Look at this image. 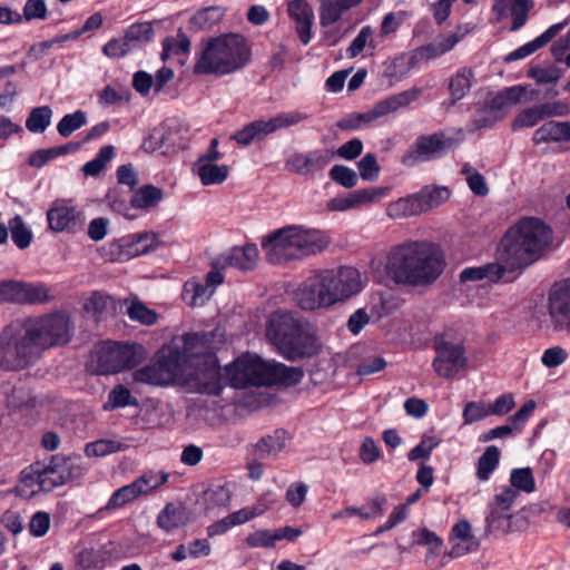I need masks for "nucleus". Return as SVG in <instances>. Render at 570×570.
<instances>
[{
	"mask_svg": "<svg viewBox=\"0 0 570 570\" xmlns=\"http://www.w3.org/2000/svg\"><path fill=\"white\" fill-rule=\"evenodd\" d=\"M445 263L440 250L428 242H406L393 247L386 271L396 284L428 286L443 273Z\"/></svg>",
	"mask_w": 570,
	"mask_h": 570,
	"instance_id": "f257e3e1",
	"label": "nucleus"
},
{
	"mask_svg": "<svg viewBox=\"0 0 570 570\" xmlns=\"http://www.w3.org/2000/svg\"><path fill=\"white\" fill-rule=\"evenodd\" d=\"M552 229L539 218L524 217L511 226L500 243L499 262L508 272L523 271L550 248Z\"/></svg>",
	"mask_w": 570,
	"mask_h": 570,
	"instance_id": "f03ea898",
	"label": "nucleus"
},
{
	"mask_svg": "<svg viewBox=\"0 0 570 570\" xmlns=\"http://www.w3.org/2000/svg\"><path fill=\"white\" fill-rule=\"evenodd\" d=\"M363 288L362 275L355 267L341 266L321 271L304 281L296 291L301 308L314 311L343 302Z\"/></svg>",
	"mask_w": 570,
	"mask_h": 570,
	"instance_id": "7ed1b4c3",
	"label": "nucleus"
},
{
	"mask_svg": "<svg viewBox=\"0 0 570 570\" xmlns=\"http://www.w3.org/2000/svg\"><path fill=\"white\" fill-rule=\"evenodd\" d=\"M327 235L304 225H286L266 235L262 242L266 259L274 265L299 261L324 250Z\"/></svg>",
	"mask_w": 570,
	"mask_h": 570,
	"instance_id": "20e7f679",
	"label": "nucleus"
},
{
	"mask_svg": "<svg viewBox=\"0 0 570 570\" xmlns=\"http://www.w3.org/2000/svg\"><path fill=\"white\" fill-rule=\"evenodd\" d=\"M266 337L289 361L312 357L321 351L313 326L286 312H275L269 316Z\"/></svg>",
	"mask_w": 570,
	"mask_h": 570,
	"instance_id": "39448f33",
	"label": "nucleus"
},
{
	"mask_svg": "<svg viewBox=\"0 0 570 570\" xmlns=\"http://www.w3.org/2000/svg\"><path fill=\"white\" fill-rule=\"evenodd\" d=\"M250 60L245 38L237 33L223 35L204 42L194 72L225 76L244 68Z\"/></svg>",
	"mask_w": 570,
	"mask_h": 570,
	"instance_id": "423d86ee",
	"label": "nucleus"
},
{
	"mask_svg": "<svg viewBox=\"0 0 570 570\" xmlns=\"http://www.w3.org/2000/svg\"><path fill=\"white\" fill-rule=\"evenodd\" d=\"M82 472L72 460L51 458L49 462H35L21 472L17 491L23 498H31L40 492H49L69 479L79 478Z\"/></svg>",
	"mask_w": 570,
	"mask_h": 570,
	"instance_id": "0eeeda50",
	"label": "nucleus"
},
{
	"mask_svg": "<svg viewBox=\"0 0 570 570\" xmlns=\"http://www.w3.org/2000/svg\"><path fill=\"white\" fill-rule=\"evenodd\" d=\"M41 356L22 318L7 325L0 333V367L20 371L35 364Z\"/></svg>",
	"mask_w": 570,
	"mask_h": 570,
	"instance_id": "6e6552de",
	"label": "nucleus"
},
{
	"mask_svg": "<svg viewBox=\"0 0 570 570\" xmlns=\"http://www.w3.org/2000/svg\"><path fill=\"white\" fill-rule=\"evenodd\" d=\"M40 353L69 343L75 327L66 312L49 313L41 316L22 318Z\"/></svg>",
	"mask_w": 570,
	"mask_h": 570,
	"instance_id": "1a4fd4ad",
	"label": "nucleus"
},
{
	"mask_svg": "<svg viewBox=\"0 0 570 570\" xmlns=\"http://www.w3.org/2000/svg\"><path fill=\"white\" fill-rule=\"evenodd\" d=\"M177 357L176 345L163 346L153 362L132 372L134 382L151 386L181 385L185 376L181 374L183 364Z\"/></svg>",
	"mask_w": 570,
	"mask_h": 570,
	"instance_id": "9d476101",
	"label": "nucleus"
},
{
	"mask_svg": "<svg viewBox=\"0 0 570 570\" xmlns=\"http://www.w3.org/2000/svg\"><path fill=\"white\" fill-rule=\"evenodd\" d=\"M271 364L258 355L245 354L225 367V376L236 389L271 385Z\"/></svg>",
	"mask_w": 570,
	"mask_h": 570,
	"instance_id": "9b49d317",
	"label": "nucleus"
},
{
	"mask_svg": "<svg viewBox=\"0 0 570 570\" xmlns=\"http://www.w3.org/2000/svg\"><path fill=\"white\" fill-rule=\"evenodd\" d=\"M464 139L462 129H456L455 137L436 132L420 136L402 157V164L407 167L435 158L458 146Z\"/></svg>",
	"mask_w": 570,
	"mask_h": 570,
	"instance_id": "f8f14e48",
	"label": "nucleus"
},
{
	"mask_svg": "<svg viewBox=\"0 0 570 570\" xmlns=\"http://www.w3.org/2000/svg\"><path fill=\"white\" fill-rule=\"evenodd\" d=\"M144 358V348L137 344L108 343L96 351L98 374L118 373L131 368Z\"/></svg>",
	"mask_w": 570,
	"mask_h": 570,
	"instance_id": "ddd939ff",
	"label": "nucleus"
},
{
	"mask_svg": "<svg viewBox=\"0 0 570 570\" xmlns=\"http://www.w3.org/2000/svg\"><path fill=\"white\" fill-rule=\"evenodd\" d=\"M216 332L185 334L179 338L171 341L168 345L178 347L177 361L183 365L200 366L208 358H214L218 348L215 340Z\"/></svg>",
	"mask_w": 570,
	"mask_h": 570,
	"instance_id": "4468645a",
	"label": "nucleus"
},
{
	"mask_svg": "<svg viewBox=\"0 0 570 570\" xmlns=\"http://www.w3.org/2000/svg\"><path fill=\"white\" fill-rule=\"evenodd\" d=\"M308 118L303 111L282 112L268 120H255L233 135L239 145L248 146L253 141L262 140L268 135L284 128L295 126Z\"/></svg>",
	"mask_w": 570,
	"mask_h": 570,
	"instance_id": "2eb2a0df",
	"label": "nucleus"
},
{
	"mask_svg": "<svg viewBox=\"0 0 570 570\" xmlns=\"http://www.w3.org/2000/svg\"><path fill=\"white\" fill-rule=\"evenodd\" d=\"M436 356L432 366L435 373L444 379H451L465 368L468 358L461 341L449 340L446 335L434 341Z\"/></svg>",
	"mask_w": 570,
	"mask_h": 570,
	"instance_id": "dca6fc26",
	"label": "nucleus"
},
{
	"mask_svg": "<svg viewBox=\"0 0 570 570\" xmlns=\"http://www.w3.org/2000/svg\"><path fill=\"white\" fill-rule=\"evenodd\" d=\"M185 380H181V386L199 393L218 395L224 387L223 375L220 373L217 358H208L200 366L183 365L181 370Z\"/></svg>",
	"mask_w": 570,
	"mask_h": 570,
	"instance_id": "f3484780",
	"label": "nucleus"
},
{
	"mask_svg": "<svg viewBox=\"0 0 570 570\" xmlns=\"http://www.w3.org/2000/svg\"><path fill=\"white\" fill-rule=\"evenodd\" d=\"M168 474L148 471L134 480L130 484L116 490L106 504V510H116L146 495L167 482Z\"/></svg>",
	"mask_w": 570,
	"mask_h": 570,
	"instance_id": "a211bd4d",
	"label": "nucleus"
},
{
	"mask_svg": "<svg viewBox=\"0 0 570 570\" xmlns=\"http://www.w3.org/2000/svg\"><path fill=\"white\" fill-rule=\"evenodd\" d=\"M49 289L43 284L18 279L0 281V302L18 305L42 304L50 301Z\"/></svg>",
	"mask_w": 570,
	"mask_h": 570,
	"instance_id": "6ab92c4d",
	"label": "nucleus"
},
{
	"mask_svg": "<svg viewBox=\"0 0 570 570\" xmlns=\"http://www.w3.org/2000/svg\"><path fill=\"white\" fill-rule=\"evenodd\" d=\"M49 229L55 233H78L85 226V214L71 199H56L47 212Z\"/></svg>",
	"mask_w": 570,
	"mask_h": 570,
	"instance_id": "aec40b11",
	"label": "nucleus"
},
{
	"mask_svg": "<svg viewBox=\"0 0 570 570\" xmlns=\"http://www.w3.org/2000/svg\"><path fill=\"white\" fill-rule=\"evenodd\" d=\"M517 498L518 492L512 488H503L493 495L487 507L485 523L489 531L507 532L509 530V521L512 517L510 511Z\"/></svg>",
	"mask_w": 570,
	"mask_h": 570,
	"instance_id": "412c9836",
	"label": "nucleus"
},
{
	"mask_svg": "<svg viewBox=\"0 0 570 570\" xmlns=\"http://www.w3.org/2000/svg\"><path fill=\"white\" fill-rule=\"evenodd\" d=\"M333 158V150L314 149L291 156L286 161V168L297 175L308 176L322 171Z\"/></svg>",
	"mask_w": 570,
	"mask_h": 570,
	"instance_id": "4be33fe9",
	"label": "nucleus"
},
{
	"mask_svg": "<svg viewBox=\"0 0 570 570\" xmlns=\"http://www.w3.org/2000/svg\"><path fill=\"white\" fill-rule=\"evenodd\" d=\"M258 255V248L254 244H246L242 247L235 246L216 256L212 262V266L215 268L234 267L248 272L255 268Z\"/></svg>",
	"mask_w": 570,
	"mask_h": 570,
	"instance_id": "5701e85b",
	"label": "nucleus"
},
{
	"mask_svg": "<svg viewBox=\"0 0 570 570\" xmlns=\"http://www.w3.org/2000/svg\"><path fill=\"white\" fill-rule=\"evenodd\" d=\"M549 316L556 332L570 333V285H561L551 291Z\"/></svg>",
	"mask_w": 570,
	"mask_h": 570,
	"instance_id": "b1692460",
	"label": "nucleus"
},
{
	"mask_svg": "<svg viewBox=\"0 0 570 570\" xmlns=\"http://www.w3.org/2000/svg\"><path fill=\"white\" fill-rule=\"evenodd\" d=\"M386 188L370 187L355 190L344 196H336L327 202V209L331 212H344L352 208H358L365 204H371L384 197Z\"/></svg>",
	"mask_w": 570,
	"mask_h": 570,
	"instance_id": "393cba45",
	"label": "nucleus"
},
{
	"mask_svg": "<svg viewBox=\"0 0 570 570\" xmlns=\"http://www.w3.org/2000/svg\"><path fill=\"white\" fill-rule=\"evenodd\" d=\"M291 19L295 22L296 32L304 45L311 41V29L314 11L305 0H293L287 6Z\"/></svg>",
	"mask_w": 570,
	"mask_h": 570,
	"instance_id": "a878e982",
	"label": "nucleus"
},
{
	"mask_svg": "<svg viewBox=\"0 0 570 570\" xmlns=\"http://www.w3.org/2000/svg\"><path fill=\"white\" fill-rule=\"evenodd\" d=\"M570 23V17L566 18L563 21L554 23L550 26L543 33L537 37L534 40L521 46L517 50L510 52L505 57V61L511 62L519 59H523L537 50L546 47L550 41H552Z\"/></svg>",
	"mask_w": 570,
	"mask_h": 570,
	"instance_id": "bb28decb",
	"label": "nucleus"
},
{
	"mask_svg": "<svg viewBox=\"0 0 570 570\" xmlns=\"http://www.w3.org/2000/svg\"><path fill=\"white\" fill-rule=\"evenodd\" d=\"M267 509L268 507L266 504H257L250 508L240 509L209 527V534L223 533L234 525L245 523L250 519L263 514Z\"/></svg>",
	"mask_w": 570,
	"mask_h": 570,
	"instance_id": "cd10ccee",
	"label": "nucleus"
},
{
	"mask_svg": "<svg viewBox=\"0 0 570 570\" xmlns=\"http://www.w3.org/2000/svg\"><path fill=\"white\" fill-rule=\"evenodd\" d=\"M473 79V71L470 68L463 67L451 77L449 82L450 99L443 102L446 110L452 108L459 100L464 98L471 89Z\"/></svg>",
	"mask_w": 570,
	"mask_h": 570,
	"instance_id": "c85d7f7f",
	"label": "nucleus"
},
{
	"mask_svg": "<svg viewBox=\"0 0 570 570\" xmlns=\"http://www.w3.org/2000/svg\"><path fill=\"white\" fill-rule=\"evenodd\" d=\"M532 139L537 145L549 140L570 141V122L547 121L534 131Z\"/></svg>",
	"mask_w": 570,
	"mask_h": 570,
	"instance_id": "c756f323",
	"label": "nucleus"
},
{
	"mask_svg": "<svg viewBox=\"0 0 570 570\" xmlns=\"http://www.w3.org/2000/svg\"><path fill=\"white\" fill-rule=\"evenodd\" d=\"M421 94L422 89L414 87L376 102L375 107L380 117H383L397 111L400 108L407 107L412 101L416 100Z\"/></svg>",
	"mask_w": 570,
	"mask_h": 570,
	"instance_id": "7c9ffc66",
	"label": "nucleus"
},
{
	"mask_svg": "<svg viewBox=\"0 0 570 570\" xmlns=\"http://www.w3.org/2000/svg\"><path fill=\"white\" fill-rule=\"evenodd\" d=\"M189 515L185 507L180 504H167L157 517V524L165 531L174 530L188 522Z\"/></svg>",
	"mask_w": 570,
	"mask_h": 570,
	"instance_id": "2f4dec72",
	"label": "nucleus"
},
{
	"mask_svg": "<svg viewBox=\"0 0 570 570\" xmlns=\"http://www.w3.org/2000/svg\"><path fill=\"white\" fill-rule=\"evenodd\" d=\"M362 0H321L320 19L322 26L336 22L344 11L357 6Z\"/></svg>",
	"mask_w": 570,
	"mask_h": 570,
	"instance_id": "473e14b6",
	"label": "nucleus"
},
{
	"mask_svg": "<svg viewBox=\"0 0 570 570\" xmlns=\"http://www.w3.org/2000/svg\"><path fill=\"white\" fill-rule=\"evenodd\" d=\"M508 272V268L501 262L499 264H487L480 267H469L464 268L460 273V279L462 282L466 281H480L483 278H488L492 282L501 279L504 274Z\"/></svg>",
	"mask_w": 570,
	"mask_h": 570,
	"instance_id": "72a5a7b5",
	"label": "nucleus"
},
{
	"mask_svg": "<svg viewBox=\"0 0 570 570\" xmlns=\"http://www.w3.org/2000/svg\"><path fill=\"white\" fill-rule=\"evenodd\" d=\"M194 171L199 177L204 186L220 185L229 176V167L227 165L217 164H195Z\"/></svg>",
	"mask_w": 570,
	"mask_h": 570,
	"instance_id": "f704fd0d",
	"label": "nucleus"
},
{
	"mask_svg": "<svg viewBox=\"0 0 570 570\" xmlns=\"http://www.w3.org/2000/svg\"><path fill=\"white\" fill-rule=\"evenodd\" d=\"M176 125L164 124L158 128H154L149 136L142 142V149L147 153H154L164 145L176 146L179 145L171 136V131Z\"/></svg>",
	"mask_w": 570,
	"mask_h": 570,
	"instance_id": "c9c22d12",
	"label": "nucleus"
},
{
	"mask_svg": "<svg viewBox=\"0 0 570 570\" xmlns=\"http://www.w3.org/2000/svg\"><path fill=\"white\" fill-rule=\"evenodd\" d=\"M287 439L286 431L276 430L273 434L261 438L255 449L261 458L277 456L285 449Z\"/></svg>",
	"mask_w": 570,
	"mask_h": 570,
	"instance_id": "e433bc0d",
	"label": "nucleus"
},
{
	"mask_svg": "<svg viewBox=\"0 0 570 570\" xmlns=\"http://www.w3.org/2000/svg\"><path fill=\"white\" fill-rule=\"evenodd\" d=\"M304 371L298 366H287L282 363L272 362L271 364V385L284 384L295 385L301 382Z\"/></svg>",
	"mask_w": 570,
	"mask_h": 570,
	"instance_id": "4c0bfd02",
	"label": "nucleus"
},
{
	"mask_svg": "<svg viewBox=\"0 0 570 570\" xmlns=\"http://www.w3.org/2000/svg\"><path fill=\"white\" fill-rule=\"evenodd\" d=\"M525 88L513 86L498 92L488 104L487 108L491 111H503L520 102Z\"/></svg>",
	"mask_w": 570,
	"mask_h": 570,
	"instance_id": "58836bf2",
	"label": "nucleus"
},
{
	"mask_svg": "<svg viewBox=\"0 0 570 570\" xmlns=\"http://www.w3.org/2000/svg\"><path fill=\"white\" fill-rule=\"evenodd\" d=\"M420 212H426L440 206L450 197V190L446 187H425L415 194Z\"/></svg>",
	"mask_w": 570,
	"mask_h": 570,
	"instance_id": "ea45409f",
	"label": "nucleus"
},
{
	"mask_svg": "<svg viewBox=\"0 0 570 570\" xmlns=\"http://www.w3.org/2000/svg\"><path fill=\"white\" fill-rule=\"evenodd\" d=\"M163 190L153 185L138 188L131 196L130 204L134 208L149 209L158 205L163 199Z\"/></svg>",
	"mask_w": 570,
	"mask_h": 570,
	"instance_id": "a19ab883",
	"label": "nucleus"
},
{
	"mask_svg": "<svg viewBox=\"0 0 570 570\" xmlns=\"http://www.w3.org/2000/svg\"><path fill=\"white\" fill-rule=\"evenodd\" d=\"M500 461V451L495 445H490L478 460L476 478L480 481L489 480Z\"/></svg>",
	"mask_w": 570,
	"mask_h": 570,
	"instance_id": "79ce46f5",
	"label": "nucleus"
},
{
	"mask_svg": "<svg viewBox=\"0 0 570 570\" xmlns=\"http://www.w3.org/2000/svg\"><path fill=\"white\" fill-rule=\"evenodd\" d=\"M223 18V10L218 7H208L190 18V28L195 31L213 28Z\"/></svg>",
	"mask_w": 570,
	"mask_h": 570,
	"instance_id": "37998d69",
	"label": "nucleus"
},
{
	"mask_svg": "<svg viewBox=\"0 0 570 570\" xmlns=\"http://www.w3.org/2000/svg\"><path fill=\"white\" fill-rule=\"evenodd\" d=\"M154 37V29L150 22H139L131 24L125 33V38L131 50L149 42Z\"/></svg>",
	"mask_w": 570,
	"mask_h": 570,
	"instance_id": "c03bdc74",
	"label": "nucleus"
},
{
	"mask_svg": "<svg viewBox=\"0 0 570 570\" xmlns=\"http://www.w3.org/2000/svg\"><path fill=\"white\" fill-rule=\"evenodd\" d=\"M52 110L49 106L36 107L26 120V127L31 132H43L50 125Z\"/></svg>",
	"mask_w": 570,
	"mask_h": 570,
	"instance_id": "a18cd8bd",
	"label": "nucleus"
},
{
	"mask_svg": "<svg viewBox=\"0 0 570 570\" xmlns=\"http://www.w3.org/2000/svg\"><path fill=\"white\" fill-rule=\"evenodd\" d=\"M125 444L116 439H100L86 445L85 452L88 456H105L120 452Z\"/></svg>",
	"mask_w": 570,
	"mask_h": 570,
	"instance_id": "49530a36",
	"label": "nucleus"
},
{
	"mask_svg": "<svg viewBox=\"0 0 570 570\" xmlns=\"http://www.w3.org/2000/svg\"><path fill=\"white\" fill-rule=\"evenodd\" d=\"M387 214L394 218L421 214L415 195L391 203L387 207Z\"/></svg>",
	"mask_w": 570,
	"mask_h": 570,
	"instance_id": "de8ad7c7",
	"label": "nucleus"
},
{
	"mask_svg": "<svg viewBox=\"0 0 570 570\" xmlns=\"http://www.w3.org/2000/svg\"><path fill=\"white\" fill-rule=\"evenodd\" d=\"M9 229L11 232V238L13 243L20 248L24 249L30 246L32 240V234L26 226L21 216L16 215L9 220Z\"/></svg>",
	"mask_w": 570,
	"mask_h": 570,
	"instance_id": "09e8293b",
	"label": "nucleus"
},
{
	"mask_svg": "<svg viewBox=\"0 0 570 570\" xmlns=\"http://www.w3.org/2000/svg\"><path fill=\"white\" fill-rule=\"evenodd\" d=\"M461 174L465 176L466 184L474 195L484 197L489 194V187L484 176L470 164L462 166Z\"/></svg>",
	"mask_w": 570,
	"mask_h": 570,
	"instance_id": "8fccbe9b",
	"label": "nucleus"
},
{
	"mask_svg": "<svg viewBox=\"0 0 570 570\" xmlns=\"http://www.w3.org/2000/svg\"><path fill=\"white\" fill-rule=\"evenodd\" d=\"M510 483L518 493L523 491L531 493L535 490V482L530 468L513 469L510 474Z\"/></svg>",
	"mask_w": 570,
	"mask_h": 570,
	"instance_id": "3c124183",
	"label": "nucleus"
},
{
	"mask_svg": "<svg viewBox=\"0 0 570 570\" xmlns=\"http://www.w3.org/2000/svg\"><path fill=\"white\" fill-rule=\"evenodd\" d=\"M114 308V302L110 296L95 292L85 302L83 309L95 316H101Z\"/></svg>",
	"mask_w": 570,
	"mask_h": 570,
	"instance_id": "603ef678",
	"label": "nucleus"
},
{
	"mask_svg": "<svg viewBox=\"0 0 570 570\" xmlns=\"http://www.w3.org/2000/svg\"><path fill=\"white\" fill-rule=\"evenodd\" d=\"M373 29L370 26L363 27L352 41L346 52L350 58L357 57L366 47L374 50L376 45L372 38Z\"/></svg>",
	"mask_w": 570,
	"mask_h": 570,
	"instance_id": "864d4df0",
	"label": "nucleus"
},
{
	"mask_svg": "<svg viewBox=\"0 0 570 570\" xmlns=\"http://www.w3.org/2000/svg\"><path fill=\"white\" fill-rule=\"evenodd\" d=\"M70 149V145L51 147L48 149H39L30 155L29 164L32 167L41 168L51 159L67 154Z\"/></svg>",
	"mask_w": 570,
	"mask_h": 570,
	"instance_id": "5fc2aeb1",
	"label": "nucleus"
},
{
	"mask_svg": "<svg viewBox=\"0 0 570 570\" xmlns=\"http://www.w3.org/2000/svg\"><path fill=\"white\" fill-rule=\"evenodd\" d=\"M528 76L540 85L556 83L562 77V71L554 65L535 66L528 71Z\"/></svg>",
	"mask_w": 570,
	"mask_h": 570,
	"instance_id": "6e6d98bb",
	"label": "nucleus"
},
{
	"mask_svg": "<svg viewBox=\"0 0 570 570\" xmlns=\"http://www.w3.org/2000/svg\"><path fill=\"white\" fill-rule=\"evenodd\" d=\"M136 404L137 400L131 395L130 391L122 385H118L109 392L108 402L105 404V409L114 410Z\"/></svg>",
	"mask_w": 570,
	"mask_h": 570,
	"instance_id": "4d7b16f0",
	"label": "nucleus"
},
{
	"mask_svg": "<svg viewBox=\"0 0 570 570\" xmlns=\"http://www.w3.org/2000/svg\"><path fill=\"white\" fill-rule=\"evenodd\" d=\"M86 114L81 110H77L73 114L63 116L57 125V130L62 137H68L73 131L86 125Z\"/></svg>",
	"mask_w": 570,
	"mask_h": 570,
	"instance_id": "13d9d810",
	"label": "nucleus"
},
{
	"mask_svg": "<svg viewBox=\"0 0 570 570\" xmlns=\"http://www.w3.org/2000/svg\"><path fill=\"white\" fill-rule=\"evenodd\" d=\"M440 444V439L434 435H424L421 442L415 445L409 453L410 461H417L420 459L428 460L432 451Z\"/></svg>",
	"mask_w": 570,
	"mask_h": 570,
	"instance_id": "bf43d9fd",
	"label": "nucleus"
},
{
	"mask_svg": "<svg viewBox=\"0 0 570 570\" xmlns=\"http://www.w3.org/2000/svg\"><path fill=\"white\" fill-rule=\"evenodd\" d=\"M458 41L459 39L454 35L445 38L442 37L436 39L433 43L422 48L420 53L422 57L434 58L451 50Z\"/></svg>",
	"mask_w": 570,
	"mask_h": 570,
	"instance_id": "052dcab7",
	"label": "nucleus"
},
{
	"mask_svg": "<svg viewBox=\"0 0 570 570\" xmlns=\"http://www.w3.org/2000/svg\"><path fill=\"white\" fill-rule=\"evenodd\" d=\"M188 293H191V297L188 304L191 306H202L212 297L214 289L210 288L206 283H188L185 286V296Z\"/></svg>",
	"mask_w": 570,
	"mask_h": 570,
	"instance_id": "680f3d73",
	"label": "nucleus"
},
{
	"mask_svg": "<svg viewBox=\"0 0 570 570\" xmlns=\"http://www.w3.org/2000/svg\"><path fill=\"white\" fill-rule=\"evenodd\" d=\"M532 7L533 0H513L511 7V14L513 17V22L510 28L511 31H517L525 24L528 13Z\"/></svg>",
	"mask_w": 570,
	"mask_h": 570,
	"instance_id": "e2e57ef3",
	"label": "nucleus"
},
{
	"mask_svg": "<svg viewBox=\"0 0 570 570\" xmlns=\"http://www.w3.org/2000/svg\"><path fill=\"white\" fill-rule=\"evenodd\" d=\"M190 50V41L181 29L177 32V38H169L164 41L163 59L171 53H187Z\"/></svg>",
	"mask_w": 570,
	"mask_h": 570,
	"instance_id": "0e129e2a",
	"label": "nucleus"
},
{
	"mask_svg": "<svg viewBox=\"0 0 570 570\" xmlns=\"http://www.w3.org/2000/svg\"><path fill=\"white\" fill-rule=\"evenodd\" d=\"M490 415L489 404L482 401L466 403L462 413L464 424H472Z\"/></svg>",
	"mask_w": 570,
	"mask_h": 570,
	"instance_id": "69168bd1",
	"label": "nucleus"
},
{
	"mask_svg": "<svg viewBox=\"0 0 570 570\" xmlns=\"http://www.w3.org/2000/svg\"><path fill=\"white\" fill-rule=\"evenodd\" d=\"M330 177L345 188H353L357 184L356 173L344 165L333 166L330 170Z\"/></svg>",
	"mask_w": 570,
	"mask_h": 570,
	"instance_id": "338daca9",
	"label": "nucleus"
},
{
	"mask_svg": "<svg viewBox=\"0 0 570 570\" xmlns=\"http://www.w3.org/2000/svg\"><path fill=\"white\" fill-rule=\"evenodd\" d=\"M550 52L556 62L564 63L570 68V31L551 45Z\"/></svg>",
	"mask_w": 570,
	"mask_h": 570,
	"instance_id": "774afa93",
	"label": "nucleus"
}]
</instances>
